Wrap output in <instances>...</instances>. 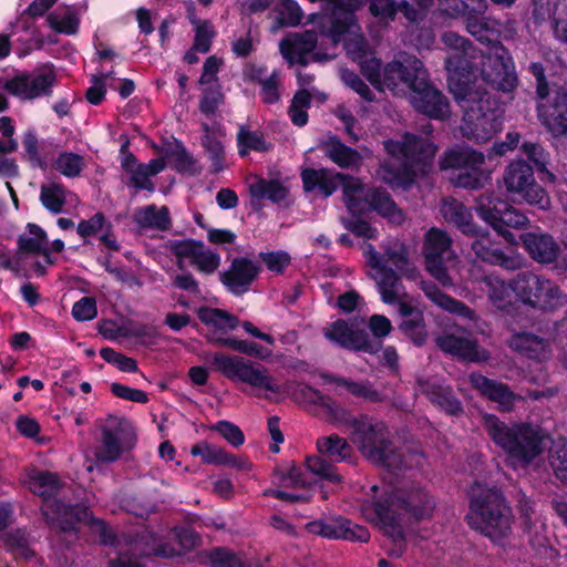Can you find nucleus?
<instances>
[{"instance_id":"obj_1","label":"nucleus","mask_w":567,"mask_h":567,"mask_svg":"<svg viewBox=\"0 0 567 567\" xmlns=\"http://www.w3.org/2000/svg\"><path fill=\"white\" fill-rule=\"evenodd\" d=\"M435 503L429 493L416 483L404 484L394 488L384 501H365L361 505L364 518L379 526L384 534L402 546V512L416 519L430 517ZM402 553L400 548L398 555Z\"/></svg>"},{"instance_id":"obj_2","label":"nucleus","mask_w":567,"mask_h":567,"mask_svg":"<svg viewBox=\"0 0 567 567\" xmlns=\"http://www.w3.org/2000/svg\"><path fill=\"white\" fill-rule=\"evenodd\" d=\"M383 147L390 158L380 164L377 176L398 187H405L413 183L417 174H425L436 153V147L429 137L412 133L386 140Z\"/></svg>"},{"instance_id":"obj_3","label":"nucleus","mask_w":567,"mask_h":567,"mask_svg":"<svg viewBox=\"0 0 567 567\" xmlns=\"http://www.w3.org/2000/svg\"><path fill=\"white\" fill-rule=\"evenodd\" d=\"M382 252L378 251L371 244L363 248L371 278L381 295L384 303L393 305L404 295V287L401 276L414 278L416 268L411 262L406 245L398 238H390L382 243Z\"/></svg>"},{"instance_id":"obj_4","label":"nucleus","mask_w":567,"mask_h":567,"mask_svg":"<svg viewBox=\"0 0 567 567\" xmlns=\"http://www.w3.org/2000/svg\"><path fill=\"white\" fill-rule=\"evenodd\" d=\"M483 427L493 443L505 453L507 463L514 468L527 467L544 451V433L529 423H506L496 415L485 414Z\"/></svg>"},{"instance_id":"obj_5","label":"nucleus","mask_w":567,"mask_h":567,"mask_svg":"<svg viewBox=\"0 0 567 567\" xmlns=\"http://www.w3.org/2000/svg\"><path fill=\"white\" fill-rule=\"evenodd\" d=\"M470 497L468 525L493 540L507 537L512 530L513 515L499 489L475 483Z\"/></svg>"},{"instance_id":"obj_6","label":"nucleus","mask_w":567,"mask_h":567,"mask_svg":"<svg viewBox=\"0 0 567 567\" xmlns=\"http://www.w3.org/2000/svg\"><path fill=\"white\" fill-rule=\"evenodd\" d=\"M29 488L32 493L44 498L42 513L48 523L55 524L64 532L74 530L75 522H92L101 529V538L104 544H111L113 536L107 534L102 520L91 517V513L83 506H66L59 501L49 499L59 489L56 476L49 472L32 470L29 475Z\"/></svg>"},{"instance_id":"obj_7","label":"nucleus","mask_w":567,"mask_h":567,"mask_svg":"<svg viewBox=\"0 0 567 567\" xmlns=\"http://www.w3.org/2000/svg\"><path fill=\"white\" fill-rule=\"evenodd\" d=\"M441 41L446 50L444 65L447 72L449 87L454 99L482 89V85L473 80L477 69V60L485 59L486 53H483L470 40L453 31L444 32Z\"/></svg>"},{"instance_id":"obj_8","label":"nucleus","mask_w":567,"mask_h":567,"mask_svg":"<svg viewBox=\"0 0 567 567\" xmlns=\"http://www.w3.org/2000/svg\"><path fill=\"white\" fill-rule=\"evenodd\" d=\"M455 101L463 110L460 130L467 140L485 143L502 130V111L484 87L455 97Z\"/></svg>"},{"instance_id":"obj_9","label":"nucleus","mask_w":567,"mask_h":567,"mask_svg":"<svg viewBox=\"0 0 567 567\" xmlns=\"http://www.w3.org/2000/svg\"><path fill=\"white\" fill-rule=\"evenodd\" d=\"M352 441L361 454L378 466L400 471L405 466L403 455L392 445L388 427L367 415L351 423Z\"/></svg>"},{"instance_id":"obj_10","label":"nucleus","mask_w":567,"mask_h":567,"mask_svg":"<svg viewBox=\"0 0 567 567\" xmlns=\"http://www.w3.org/2000/svg\"><path fill=\"white\" fill-rule=\"evenodd\" d=\"M354 10L338 9L333 13L323 14L320 20V32L329 37L333 44L343 41L348 54L357 61L370 53V48L357 22Z\"/></svg>"},{"instance_id":"obj_11","label":"nucleus","mask_w":567,"mask_h":567,"mask_svg":"<svg viewBox=\"0 0 567 567\" xmlns=\"http://www.w3.org/2000/svg\"><path fill=\"white\" fill-rule=\"evenodd\" d=\"M212 365L231 381H240L256 389L279 393L280 386L264 365L239 355L216 352L210 355Z\"/></svg>"},{"instance_id":"obj_12","label":"nucleus","mask_w":567,"mask_h":567,"mask_svg":"<svg viewBox=\"0 0 567 567\" xmlns=\"http://www.w3.org/2000/svg\"><path fill=\"white\" fill-rule=\"evenodd\" d=\"M514 290L516 297L532 308L554 310L561 306L559 287L532 271H522L514 277Z\"/></svg>"},{"instance_id":"obj_13","label":"nucleus","mask_w":567,"mask_h":567,"mask_svg":"<svg viewBox=\"0 0 567 567\" xmlns=\"http://www.w3.org/2000/svg\"><path fill=\"white\" fill-rule=\"evenodd\" d=\"M503 182L509 194L517 195L540 209L549 208L550 198L536 182L533 167L527 162L523 159L511 162L503 173Z\"/></svg>"},{"instance_id":"obj_14","label":"nucleus","mask_w":567,"mask_h":567,"mask_svg":"<svg viewBox=\"0 0 567 567\" xmlns=\"http://www.w3.org/2000/svg\"><path fill=\"white\" fill-rule=\"evenodd\" d=\"M319 455L309 456L306 466L312 474L332 483H340L341 476L336 472L332 463H340L350 457V444L337 434L322 436L317 440Z\"/></svg>"},{"instance_id":"obj_15","label":"nucleus","mask_w":567,"mask_h":567,"mask_svg":"<svg viewBox=\"0 0 567 567\" xmlns=\"http://www.w3.org/2000/svg\"><path fill=\"white\" fill-rule=\"evenodd\" d=\"M423 62L414 55L401 54L382 70L381 85L378 90H389L393 94H404L406 89L423 84L425 79Z\"/></svg>"},{"instance_id":"obj_16","label":"nucleus","mask_w":567,"mask_h":567,"mask_svg":"<svg viewBox=\"0 0 567 567\" xmlns=\"http://www.w3.org/2000/svg\"><path fill=\"white\" fill-rule=\"evenodd\" d=\"M484 60H486L482 62L484 82L504 93L516 89L518 80L514 64L508 51L501 42L495 41L491 44Z\"/></svg>"},{"instance_id":"obj_17","label":"nucleus","mask_w":567,"mask_h":567,"mask_svg":"<svg viewBox=\"0 0 567 567\" xmlns=\"http://www.w3.org/2000/svg\"><path fill=\"white\" fill-rule=\"evenodd\" d=\"M451 245V237L439 228H431L423 244L426 269L444 287L454 286V280L444 265V260L452 255Z\"/></svg>"},{"instance_id":"obj_18","label":"nucleus","mask_w":567,"mask_h":567,"mask_svg":"<svg viewBox=\"0 0 567 567\" xmlns=\"http://www.w3.org/2000/svg\"><path fill=\"white\" fill-rule=\"evenodd\" d=\"M411 92V103L417 112L435 120H444L450 115L447 97L430 83L427 71L423 84L415 85Z\"/></svg>"},{"instance_id":"obj_19","label":"nucleus","mask_w":567,"mask_h":567,"mask_svg":"<svg viewBox=\"0 0 567 567\" xmlns=\"http://www.w3.org/2000/svg\"><path fill=\"white\" fill-rule=\"evenodd\" d=\"M310 534L326 538H343L351 542L367 543L370 539L369 530L351 520L338 516L328 520H313L306 525Z\"/></svg>"},{"instance_id":"obj_20","label":"nucleus","mask_w":567,"mask_h":567,"mask_svg":"<svg viewBox=\"0 0 567 567\" xmlns=\"http://www.w3.org/2000/svg\"><path fill=\"white\" fill-rule=\"evenodd\" d=\"M435 343L443 352L465 361L481 362L489 358L488 352L480 348L477 340L464 331L445 332L435 339Z\"/></svg>"},{"instance_id":"obj_21","label":"nucleus","mask_w":567,"mask_h":567,"mask_svg":"<svg viewBox=\"0 0 567 567\" xmlns=\"http://www.w3.org/2000/svg\"><path fill=\"white\" fill-rule=\"evenodd\" d=\"M56 76L54 71L48 69L41 71L35 76L29 74H20L7 81L3 85L4 90L10 94L23 100H33L41 95H48L51 87L55 83Z\"/></svg>"},{"instance_id":"obj_22","label":"nucleus","mask_w":567,"mask_h":567,"mask_svg":"<svg viewBox=\"0 0 567 567\" xmlns=\"http://www.w3.org/2000/svg\"><path fill=\"white\" fill-rule=\"evenodd\" d=\"M416 393L426 396L434 405L450 415L463 413L462 403L455 396L452 388L440 383L434 378H419L416 380Z\"/></svg>"},{"instance_id":"obj_23","label":"nucleus","mask_w":567,"mask_h":567,"mask_svg":"<svg viewBox=\"0 0 567 567\" xmlns=\"http://www.w3.org/2000/svg\"><path fill=\"white\" fill-rule=\"evenodd\" d=\"M468 380L482 395L497 403L502 412L512 411L517 402L523 401V396L514 393L507 384L488 379L481 373H471Z\"/></svg>"},{"instance_id":"obj_24","label":"nucleus","mask_w":567,"mask_h":567,"mask_svg":"<svg viewBox=\"0 0 567 567\" xmlns=\"http://www.w3.org/2000/svg\"><path fill=\"white\" fill-rule=\"evenodd\" d=\"M322 333L328 340L342 348L365 352L373 351L369 337L363 331L354 329L346 320H336L324 327Z\"/></svg>"},{"instance_id":"obj_25","label":"nucleus","mask_w":567,"mask_h":567,"mask_svg":"<svg viewBox=\"0 0 567 567\" xmlns=\"http://www.w3.org/2000/svg\"><path fill=\"white\" fill-rule=\"evenodd\" d=\"M506 344L518 354L538 362L547 361L553 355L550 341L532 332H515Z\"/></svg>"},{"instance_id":"obj_26","label":"nucleus","mask_w":567,"mask_h":567,"mask_svg":"<svg viewBox=\"0 0 567 567\" xmlns=\"http://www.w3.org/2000/svg\"><path fill=\"white\" fill-rule=\"evenodd\" d=\"M317 33L307 30L302 33H292L284 38L280 43V52L282 56L292 65L298 63L307 65L309 54L312 53L317 45Z\"/></svg>"},{"instance_id":"obj_27","label":"nucleus","mask_w":567,"mask_h":567,"mask_svg":"<svg viewBox=\"0 0 567 567\" xmlns=\"http://www.w3.org/2000/svg\"><path fill=\"white\" fill-rule=\"evenodd\" d=\"M258 266L247 258H235L229 269L220 275L221 282L235 295H241L248 290L257 278Z\"/></svg>"},{"instance_id":"obj_28","label":"nucleus","mask_w":567,"mask_h":567,"mask_svg":"<svg viewBox=\"0 0 567 567\" xmlns=\"http://www.w3.org/2000/svg\"><path fill=\"white\" fill-rule=\"evenodd\" d=\"M542 124L555 137H567V95L557 94L551 104L540 103L537 107Z\"/></svg>"},{"instance_id":"obj_29","label":"nucleus","mask_w":567,"mask_h":567,"mask_svg":"<svg viewBox=\"0 0 567 567\" xmlns=\"http://www.w3.org/2000/svg\"><path fill=\"white\" fill-rule=\"evenodd\" d=\"M486 286V295L493 307L497 310L511 313L517 305L514 290V278L506 281L495 276H486L483 280Z\"/></svg>"},{"instance_id":"obj_30","label":"nucleus","mask_w":567,"mask_h":567,"mask_svg":"<svg viewBox=\"0 0 567 567\" xmlns=\"http://www.w3.org/2000/svg\"><path fill=\"white\" fill-rule=\"evenodd\" d=\"M320 148L324 155L336 165L343 169H354L362 163L361 154L346 145L336 135H329L320 143Z\"/></svg>"},{"instance_id":"obj_31","label":"nucleus","mask_w":567,"mask_h":567,"mask_svg":"<svg viewBox=\"0 0 567 567\" xmlns=\"http://www.w3.org/2000/svg\"><path fill=\"white\" fill-rule=\"evenodd\" d=\"M522 240L529 256L539 264H551L559 255V246L549 235L528 233Z\"/></svg>"},{"instance_id":"obj_32","label":"nucleus","mask_w":567,"mask_h":567,"mask_svg":"<svg viewBox=\"0 0 567 567\" xmlns=\"http://www.w3.org/2000/svg\"><path fill=\"white\" fill-rule=\"evenodd\" d=\"M440 212L447 223L456 226L464 235H477L473 215L463 203L452 197L443 198Z\"/></svg>"},{"instance_id":"obj_33","label":"nucleus","mask_w":567,"mask_h":567,"mask_svg":"<svg viewBox=\"0 0 567 567\" xmlns=\"http://www.w3.org/2000/svg\"><path fill=\"white\" fill-rule=\"evenodd\" d=\"M344 177L342 173H333L330 169L307 168L301 173L303 188L306 192L318 189L324 197L336 192L339 178Z\"/></svg>"},{"instance_id":"obj_34","label":"nucleus","mask_w":567,"mask_h":567,"mask_svg":"<svg viewBox=\"0 0 567 567\" xmlns=\"http://www.w3.org/2000/svg\"><path fill=\"white\" fill-rule=\"evenodd\" d=\"M421 288L424 295L437 307L451 312L458 315L470 320H476L474 310L467 307L464 302L458 301L446 293L442 292L435 284L431 281H423Z\"/></svg>"},{"instance_id":"obj_35","label":"nucleus","mask_w":567,"mask_h":567,"mask_svg":"<svg viewBox=\"0 0 567 567\" xmlns=\"http://www.w3.org/2000/svg\"><path fill=\"white\" fill-rule=\"evenodd\" d=\"M485 156L471 147H457L447 151L440 159L442 169H466L468 167H481L484 164Z\"/></svg>"},{"instance_id":"obj_36","label":"nucleus","mask_w":567,"mask_h":567,"mask_svg":"<svg viewBox=\"0 0 567 567\" xmlns=\"http://www.w3.org/2000/svg\"><path fill=\"white\" fill-rule=\"evenodd\" d=\"M370 207L378 212L381 216L388 218L391 223L400 225L404 221L405 216L392 200L389 193L378 188H371L365 200V208Z\"/></svg>"},{"instance_id":"obj_37","label":"nucleus","mask_w":567,"mask_h":567,"mask_svg":"<svg viewBox=\"0 0 567 567\" xmlns=\"http://www.w3.org/2000/svg\"><path fill=\"white\" fill-rule=\"evenodd\" d=\"M133 219L141 228L161 231L168 230L172 224L169 210L166 206L148 205L138 208L135 210Z\"/></svg>"},{"instance_id":"obj_38","label":"nucleus","mask_w":567,"mask_h":567,"mask_svg":"<svg viewBox=\"0 0 567 567\" xmlns=\"http://www.w3.org/2000/svg\"><path fill=\"white\" fill-rule=\"evenodd\" d=\"M295 396L301 403L320 406L331 420H338L342 413V409L333 399L310 385H300Z\"/></svg>"},{"instance_id":"obj_39","label":"nucleus","mask_w":567,"mask_h":567,"mask_svg":"<svg viewBox=\"0 0 567 567\" xmlns=\"http://www.w3.org/2000/svg\"><path fill=\"white\" fill-rule=\"evenodd\" d=\"M121 152L124 154L122 168L128 175L130 184L136 189L154 190V184L150 179L145 164L138 163L136 157L127 152V143L122 145Z\"/></svg>"},{"instance_id":"obj_40","label":"nucleus","mask_w":567,"mask_h":567,"mask_svg":"<svg viewBox=\"0 0 567 567\" xmlns=\"http://www.w3.org/2000/svg\"><path fill=\"white\" fill-rule=\"evenodd\" d=\"M196 312L199 320L204 324L214 328V332L216 333L218 331L221 333H228L229 331L235 330L239 324V320L236 316L221 309L200 307Z\"/></svg>"},{"instance_id":"obj_41","label":"nucleus","mask_w":567,"mask_h":567,"mask_svg":"<svg viewBox=\"0 0 567 567\" xmlns=\"http://www.w3.org/2000/svg\"><path fill=\"white\" fill-rule=\"evenodd\" d=\"M342 185L344 204L350 212L357 213L365 209V200L371 188L365 187L358 178L344 175L339 178Z\"/></svg>"},{"instance_id":"obj_42","label":"nucleus","mask_w":567,"mask_h":567,"mask_svg":"<svg viewBox=\"0 0 567 567\" xmlns=\"http://www.w3.org/2000/svg\"><path fill=\"white\" fill-rule=\"evenodd\" d=\"M501 204H508L507 202L495 197L493 193H484L476 199V212L478 216L493 229L499 228L501 217L505 209Z\"/></svg>"},{"instance_id":"obj_43","label":"nucleus","mask_w":567,"mask_h":567,"mask_svg":"<svg viewBox=\"0 0 567 567\" xmlns=\"http://www.w3.org/2000/svg\"><path fill=\"white\" fill-rule=\"evenodd\" d=\"M188 19L194 25L195 31L193 50L200 53H207L210 50L212 41L216 35L212 22L198 19L193 8L188 9Z\"/></svg>"},{"instance_id":"obj_44","label":"nucleus","mask_w":567,"mask_h":567,"mask_svg":"<svg viewBox=\"0 0 567 567\" xmlns=\"http://www.w3.org/2000/svg\"><path fill=\"white\" fill-rule=\"evenodd\" d=\"M320 377L326 383H333L338 386H344L353 395L365 399L370 402H382L384 400V396L380 392L372 389L368 384L353 382L329 373H321Z\"/></svg>"},{"instance_id":"obj_45","label":"nucleus","mask_w":567,"mask_h":567,"mask_svg":"<svg viewBox=\"0 0 567 567\" xmlns=\"http://www.w3.org/2000/svg\"><path fill=\"white\" fill-rule=\"evenodd\" d=\"M166 158L179 173L196 175L199 173L196 159L186 151L183 144L176 142L166 150Z\"/></svg>"},{"instance_id":"obj_46","label":"nucleus","mask_w":567,"mask_h":567,"mask_svg":"<svg viewBox=\"0 0 567 567\" xmlns=\"http://www.w3.org/2000/svg\"><path fill=\"white\" fill-rule=\"evenodd\" d=\"M549 463L557 478L567 484V436H558L553 441Z\"/></svg>"},{"instance_id":"obj_47","label":"nucleus","mask_w":567,"mask_h":567,"mask_svg":"<svg viewBox=\"0 0 567 567\" xmlns=\"http://www.w3.org/2000/svg\"><path fill=\"white\" fill-rule=\"evenodd\" d=\"M66 190L56 183L43 184L41 186L40 200L52 214H60L66 202Z\"/></svg>"},{"instance_id":"obj_48","label":"nucleus","mask_w":567,"mask_h":567,"mask_svg":"<svg viewBox=\"0 0 567 567\" xmlns=\"http://www.w3.org/2000/svg\"><path fill=\"white\" fill-rule=\"evenodd\" d=\"M502 207L505 209V212H503L501 217L499 228H495L494 230H496L504 238L509 239L513 238V234L506 230V227L517 229L525 228L527 227L529 220L522 212L511 206L509 204H501L499 208Z\"/></svg>"},{"instance_id":"obj_49","label":"nucleus","mask_w":567,"mask_h":567,"mask_svg":"<svg viewBox=\"0 0 567 567\" xmlns=\"http://www.w3.org/2000/svg\"><path fill=\"white\" fill-rule=\"evenodd\" d=\"M250 193L256 198H268L279 203L286 198L288 192L278 181L259 179L250 185Z\"/></svg>"},{"instance_id":"obj_50","label":"nucleus","mask_w":567,"mask_h":567,"mask_svg":"<svg viewBox=\"0 0 567 567\" xmlns=\"http://www.w3.org/2000/svg\"><path fill=\"white\" fill-rule=\"evenodd\" d=\"M125 449H128L118 439L111 434V431L102 429L101 445L97 447L96 457L102 462L116 461Z\"/></svg>"},{"instance_id":"obj_51","label":"nucleus","mask_w":567,"mask_h":567,"mask_svg":"<svg viewBox=\"0 0 567 567\" xmlns=\"http://www.w3.org/2000/svg\"><path fill=\"white\" fill-rule=\"evenodd\" d=\"M204 130L205 134L202 137V144L212 161L213 172L218 173L224 169V146L207 125H204Z\"/></svg>"},{"instance_id":"obj_52","label":"nucleus","mask_w":567,"mask_h":567,"mask_svg":"<svg viewBox=\"0 0 567 567\" xmlns=\"http://www.w3.org/2000/svg\"><path fill=\"white\" fill-rule=\"evenodd\" d=\"M84 158L72 152H64L59 154L53 163L55 171L66 177H76L84 168Z\"/></svg>"},{"instance_id":"obj_53","label":"nucleus","mask_w":567,"mask_h":567,"mask_svg":"<svg viewBox=\"0 0 567 567\" xmlns=\"http://www.w3.org/2000/svg\"><path fill=\"white\" fill-rule=\"evenodd\" d=\"M474 240L471 244V248L475 256L483 261L492 264L496 254L499 251V248L496 244L491 239L487 233L481 231L477 226V235H472Z\"/></svg>"},{"instance_id":"obj_54","label":"nucleus","mask_w":567,"mask_h":567,"mask_svg":"<svg viewBox=\"0 0 567 567\" xmlns=\"http://www.w3.org/2000/svg\"><path fill=\"white\" fill-rule=\"evenodd\" d=\"M310 104L311 94L307 90H299L296 92L289 107V115L295 125L303 126L307 124V109H309Z\"/></svg>"},{"instance_id":"obj_55","label":"nucleus","mask_w":567,"mask_h":567,"mask_svg":"<svg viewBox=\"0 0 567 567\" xmlns=\"http://www.w3.org/2000/svg\"><path fill=\"white\" fill-rule=\"evenodd\" d=\"M48 238L47 236L40 237H27L20 236L18 239V252H21V257L24 259L27 254H42L45 264L51 265L53 260L51 259L50 252L47 248Z\"/></svg>"},{"instance_id":"obj_56","label":"nucleus","mask_w":567,"mask_h":567,"mask_svg":"<svg viewBox=\"0 0 567 567\" xmlns=\"http://www.w3.org/2000/svg\"><path fill=\"white\" fill-rule=\"evenodd\" d=\"M523 154L534 163L539 172H545L550 181H554V175L547 171V164L549 162V153L545 148L535 142H524L520 146Z\"/></svg>"},{"instance_id":"obj_57","label":"nucleus","mask_w":567,"mask_h":567,"mask_svg":"<svg viewBox=\"0 0 567 567\" xmlns=\"http://www.w3.org/2000/svg\"><path fill=\"white\" fill-rule=\"evenodd\" d=\"M192 455L202 456L203 462L207 464L223 465L229 461V454L221 447L208 444L206 442L196 444L190 450Z\"/></svg>"},{"instance_id":"obj_58","label":"nucleus","mask_w":567,"mask_h":567,"mask_svg":"<svg viewBox=\"0 0 567 567\" xmlns=\"http://www.w3.org/2000/svg\"><path fill=\"white\" fill-rule=\"evenodd\" d=\"M103 430L111 431V434L118 439L127 447H132L134 441V430L132 424L124 417L110 416Z\"/></svg>"},{"instance_id":"obj_59","label":"nucleus","mask_w":567,"mask_h":567,"mask_svg":"<svg viewBox=\"0 0 567 567\" xmlns=\"http://www.w3.org/2000/svg\"><path fill=\"white\" fill-rule=\"evenodd\" d=\"M239 144V154L246 156L250 150L257 152L268 151L264 136L258 132H252L241 127L237 135Z\"/></svg>"},{"instance_id":"obj_60","label":"nucleus","mask_w":567,"mask_h":567,"mask_svg":"<svg viewBox=\"0 0 567 567\" xmlns=\"http://www.w3.org/2000/svg\"><path fill=\"white\" fill-rule=\"evenodd\" d=\"M220 265V256L206 248L203 244L202 249L198 250L196 258L192 266H194L199 272L205 275L214 274Z\"/></svg>"},{"instance_id":"obj_61","label":"nucleus","mask_w":567,"mask_h":567,"mask_svg":"<svg viewBox=\"0 0 567 567\" xmlns=\"http://www.w3.org/2000/svg\"><path fill=\"white\" fill-rule=\"evenodd\" d=\"M400 329L417 346L424 343L426 339L425 326L421 315L404 319Z\"/></svg>"},{"instance_id":"obj_62","label":"nucleus","mask_w":567,"mask_h":567,"mask_svg":"<svg viewBox=\"0 0 567 567\" xmlns=\"http://www.w3.org/2000/svg\"><path fill=\"white\" fill-rule=\"evenodd\" d=\"M360 63L362 74L368 79V81L375 87H380L381 85V62L379 59L372 55V53H368L364 58L357 60Z\"/></svg>"},{"instance_id":"obj_63","label":"nucleus","mask_w":567,"mask_h":567,"mask_svg":"<svg viewBox=\"0 0 567 567\" xmlns=\"http://www.w3.org/2000/svg\"><path fill=\"white\" fill-rule=\"evenodd\" d=\"M485 178L486 176L480 167H468L464 171H460L453 181L458 187L475 189L483 186Z\"/></svg>"},{"instance_id":"obj_64","label":"nucleus","mask_w":567,"mask_h":567,"mask_svg":"<svg viewBox=\"0 0 567 567\" xmlns=\"http://www.w3.org/2000/svg\"><path fill=\"white\" fill-rule=\"evenodd\" d=\"M79 22L78 17L71 12L64 16L55 13L49 16L50 27L60 33L74 34L78 31Z\"/></svg>"}]
</instances>
